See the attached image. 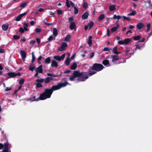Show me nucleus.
<instances>
[{
    "label": "nucleus",
    "instance_id": "nucleus-1",
    "mask_svg": "<svg viewBox=\"0 0 152 152\" xmlns=\"http://www.w3.org/2000/svg\"><path fill=\"white\" fill-rule=\"evenodd\" d=\"M68 84V83L67 81L63 83H60L56 86H53L50 89H45L44 92L40 95L39 98L36 99V96H34L31 98L30 100L31 101H38L39 100H45L47 98H50L53 91L58 90L62 87H65Z\"/></svg>",
    "mask_w": 152,
    "mask_h": 152
},
{
    "label": "nucleus",
    "instance_id": "nucleus-2",
    "mask_svg": "<svg viewBox=\"0 0 152 152\" xmlns=\"http://www.w3.org/2000/svg\"><path fill=\"white\" fill-rule=\"evenodd\" d=\"M96 72L93 71L92 72H89L88 74L87 72H80L77 71H75L73 73V75L70 76L69 79L71 81L73 80L75 78L78 77V80L79 81H85L88 79L89 76H91L95 74Z\"/></svg>",
    "mask_w": 152,
    "mask_h": 152
},
{
    "label": "nucleus",
    "instance_id": "nucleus-3",
    "mask_svg": "<svg viewBox=\"0 0 152 152\" xmlns=\"http://www.w3.org/2000/svg\"><path fill=\"white\" fill-rule=\"evenodd\" d=\"M103 68L104 66L102 64L97 63L94 64L91 69L88 70L87 73L88 74L90 72L91 73L93 71H95L96 72H99Z\"/></svg>",
    "mask_w": 152,
    "mask_h": 152
},
{
    "label": "nucleus",
    "instance_id": "nucleus-4",
    "mask_svg": "<svg viewBox=\"0 0 152 152\" xmlns=\"http://www.w3.org/2000/svg\"><path fill=\"white\" fill-rule=\"evenodd\" d=\"M20 72H10L6 73V75L8 78H10L11 77H15L17 76H20Z\"/></svg>",
    "mask_w": 152,
    "mask_h": 152
},
{
    "label": "nucleus",
    "instance_id": "nucleus-5",
    "mask_svg": "<svg viewBox=\"0 0 152 152\" xmlns=\"http://www.w3.org/2000/svg\"><path fill=\"white\" fill-rule=\"evenodd\" d=\"M131 42V39L129 38H126L123 40H119L118 42V44L119 45L127 44Z\"/></svg>",
    "mask_w": 152,
    "mask_h": 152
},
{
    "label": "nucleus",
    "instance_id": "nucleus-6",
    "mask_svg": "<svg viewBox=\"0 0 152 152\" xmlns=\"http://www.w3.org/2000/svg\"><path fill=\"white\" fill-rule=\"evenodd\" d=\"M67 46V44L66 43L64 42H62L61 43V47L58 49V50L62 51L65 50Z\"/></svg>",
    "mask_w": 152,
    "mask_h": 152
},
{
    "label": "nucleus",
    "instance_id": "nucleus-7",
    "mask_svg": "<svg viewBox=\"0 0 152 152\" xmlns=\"http://www.w3.org/2000/svg\"><path fill=\"white\" fill-rule=\"evenodd\" d=\"M65 54L64 53L61 56H54V58L59 61H60L64 59L65 58Z\"/></svg>",
    "mask_w": 152,
    "mask_h": 152
},
{
    "label": "nucleus",
    "instance_id": "nucleus-8",
    "mask_svg": "<svg viewBox=\"0 0 152 152\" xmlns=\"http://www.w3.org/2000/svg\"><path fill=\"white\" fill-rule=\"evenodd\" d=\"M27 14V12H25L19 15L15 18V20L16 21H20L21 19L24 16L26 15Z\"/></svg>",
    "mask_w": 152,
    "mask_h": 152
},
{
    "label": "nucleus",
    "instance_id": "nucleus-9",
    "mask_svg": "<svg viewBox=\"0 0 152 152\" xmlns=\"http://www.w3.org/2000/svg\"><path fill=\"white\" fill-rule=\"evenodd\" d=\"M35 70L36 72L42 74L43 72V69L42 65L39 66L38 67L36 68Z\"/></svg>",
    "mask_w": 152,
    "mask_h": 152
},
{
    "label": "nucleus",
    "instance_id": "nucleus-10",
    "mask_svg": "<svg viewBox=\"0 0 152 152\" xmlns=\"http://www.w3.org/2000/svg\"><path fill=\"white\" fill-rule=\"evenodd\" d=\"M66 4L68 8H69L71 6L72 7H74L75 5L71 1H69L68 0H66Z\"/></svg>",
    "mask_w": 152,
    "mask_h": 152
},
{
    "label": "nucleus",
    "instance_id": "nucleus-11",
    "mask_svg": "<svg viewBox=\"0 0 152 152\" xmlns=\"http://www.w3.org/2000/svg\"><path fill=\"white\" fill-rule=\"evenodd\" d=\"M4 148L2 151V152H11L9 150L8 147V144L7 143H4Z\"/></svg>",
    "mask_w": 152,
    "mask_h": 152
},
{
    "label": "nucleus",
    "instance_id": "nucleus-12",
    "mask_svg": "<svg viewBox=\"0 0 152 152\" xmlns=\"http://www.w3.org/2000/svg\"><path fill=\"white\" fill-rule=\"evenodd\" d=\"M70 25L69 26V28L71 30L75 29V31H76V28L75 22H70Z\"/></svg>",
    "mask_w": 152,
    "mask_h": 152
},
{
    "label": "nucleus",
    "instance_id": "nucleus-13",
    "mask_svg": "<svg viewBox=\"0 0 152 152\" xmlns=\"http://www.w3.org/2000/svg\"><path fill=\"white\" fill-rule=\"evenodd\" d=\"M51 66L53 67H55L56 68L58 66L57 62L55 60H53L51 64Z\"/></svg>",
    "mask_w": 152,
    "mask_h": 152
},
{
    "label": "nucleus",
    "instance_id": "nucleus-14",
    "mask_svg": "<svg viewBox=\"0 0 152 152\" xmlns=\"http://www.w3.org/2000/svg\"><path fill=\"white\" fill-rule=\"evenodd\" d=\"M52 79V78L51 77H48L44 79V82L45 83H48Z\"/></svg>",
    "mask_w": 152,
    "mask_h": 152
},
{
    "label": "nucleus",
    "instance_id": "nucleus-15",
    "mask_svg": "<svg viewBox=\"0 0 152 152\" xmlns=\"http://www.w3.org/2000/svg\"><path fill=\"white\" fill-rule=\"evenodd\" d=\"M144 26V25L142 23H140L137 25V27L138 29L140 30L143 28Z\"/></svg>",
    "mask_w": 152,
    "mask_h": 152
},
{
    "label": "nucleus",
    "instance_id": "nucleus-16",
    "mask_svg": "<svg viewBox=\"0 0 152 152\" xmlns=\"http://www.w3.org/2000/svg\"><path fill=\"white\" fill-rule=\"evenodd\" d=\"M89 14L87 12H86L82 16V18L83 19H86L88 17Z\"/></svg>",
    "mask_w": 152,
    "mask_h": 152
},
{
    "label": "nucleus",
    "instance_id": "nucleus-17",
    "mask_svg": "<svg viewBox=\"0 0 152 152\" xmlns=\"http://www.w3.org/2000/svg\"><path fill=\"white\" fill-rule=\"evenodd\" d=\"M119 27V25L118 24H117L116 26L112 28L111 30V32L112 33H113L116 31L118 30Z\"/></svg>",
    "mask_w": 152,
    "mask_h": 152
},
{
    "label": "nucleus",
    "instance_id": "nucleus-18",
    "mask_svg": "<svg viewBox=\"0 0 152 152\" xmlns=\"http://www.w3.org/2000/svg\"><path fill=\"white\" fill-rule=\"evenodd\" d=\"M2 28L4 31H6L8 28V25L7 23H5L3 24L2 26Z\"/></svg>",
    "mask_w": 152,
    "mask_h": 152
},
{
    "label": "nucleus",
    "instance_id": "nucleus-19",
    "mask_svg": "<svg viewBox=\"0 0 152 152\" xmlns=\"http://www.w3.org/2000/svg\"><path fill=\"white\" fill-rule=\"evenodd\" d=\"M22 57L23 60H24L25 58L26 57V54L25 52L23 50L21 51Z\"/></svg>",
    "mask_w": 152,
    "mask_h": 152
},
{
    "label": "nucleus",
    "instance_id": "nucleus-20",
    "mask_svg": "<svg viewBox=\"0 0 152 152\" xmlns=\"http://www.w3.org/2000/svg\"><path fill=\"white\" fill-rule=\"evenodd\" d=\"M103 64L107 66H110L109 61L107 60H105L103 61L102 62Z\"/></svg>",
    "mask_w": 152,
    "mask_h": 152
},
{
    "label": "nucleus",
    "instance_id": "nucleus-21",
    "mask_svg": "<svg viewBox=\"0 0 152 152\" xmlns=\"http://www.w3.org/2000/svg\"><path fill=\"white\" fill-rule=\"evenodd\" d=\"M92 37L90 36L88 39V43L89 45H91L92 44Z\"/></svg>",
    "mask_w": 152,
    "mask_h": 152
},
{
    "label": "nucleus",
    "instance_id": "nucleus-22",
    "mask_svg": "<svg viewBox=\"0 0 152 152\" xmlns=\"http://www.w3.org/2000/svg\"><path fill=\"white\" fill-rule=\"evenodd\" d=\"M77 67V64L76 63H75L72 65L70 68L72 70H75Z\"/></svg>",
    "mask_w": 152,
    "mask_h": 152
},
{
    "label": "nucleus",
    "instance_id": "nucleus-23",
    "mask_svg": "<svg viewBox=\"0 0 152 152\" xmlns=\"http://www.w3.org/2000/svg\"><path fill=\"white\" fill-rule=\"evenodd\" d=\"M28 24L26 23H24L23 24V28L24 30L26 31H28Z\"/></svg>",
    "mask_w": 152,
    "mask_h": 152
},
{
    "label": "nucleus",
    "instance_id": "nucleus-24",
    "mask_svg": "<svg viewBox=\"0 0 152 152\" xmlns=\"http://www.w3.org/2000/svg\"><path fill=\"white\" fill-rule=\"evenodd\" d=\"M109 9L111 11H113L115 10V6L114 5H110L109 7Z\"/></svg>",
    "mask_w": 152,
    "mask_h": 152
},
{
    "label": "nucleus",
    "instance_id": "nucleus-25",
    "mask_svg": "<svg viewBox=\"0 0 152 152\" xmlns=\"http://www.w3.org/2000/svg\"><path fill=\"white\" fill-rule=\"evenodd\" d=\"M58 34V31L57 29L56 28H54L53 29V35L54 37H56L57 36Z\"/></svg>",
    "mask_w": 152,
    "mask_h": 152
},
{
    "label": "nucleus",
    "instance_id": "nucleus-26",
    "mask_svg": "<svg viewBox=\"0 0 152 152\" xmlns=\"http://www.w3.org/2000/svg\"><path fill=\"white\" fill-rule=\"evenodd\" d=\"M35 31L36 33H40L41 31V28L39 26H37L36 27V28L35 29Z\"/></svg>",
    "mask_w": 152,
    "mask_h": 152
},
{
    "label": "nucleus",
    "instance_id": "nucleus-27",
    "mask_svg": "<svg viewBox=\"0 0 152 152\" xmlns=\"http://www.w3.org/2000/svg\"><path fill=\"white\" fill-rule=\"evenodd\" d=\"M71 38V36L70 35H67L65 37L64 41L66 42H68Z\"/></svg>",
    "mask_w": 152,
    "mask_h": 152
},
{
    "label": "nucleus",
    "instance_id": "nucleus-28",
    "mask_svg": "<svg viewBox=\"0 0 152 152\" xmlns=\"http://www.w3.org/2000/svg\"><path fill=\"white\" fill-rule=\"evenodd\" d=\"M51 61V59L50 57H48L46 58L45 61V64H49Z\"/></svg>",
    "mask_w": 152,
    "mask_h": 152
},
{
    "label": "nucleus",
    "instance_id": "nucleus-29",
    "mask_svg": "<svg viewBox=\"0 0 152 152\" xmlns=\"http://www.w3.org/2000/svg\"><path fill=\"white\" fill-rule=\"evenodd\" d=\"M113 58L112 61L113 62H115L118 58V56L117 55H114L113 56Z\"/></svg>",
    "mask_w": 152,
    "mask_h": 152
},
{
    "label": "nucleus",
    "instance_id": "nucleus-30",
    "mask_svg": "<svg viewBox=\"0 0 152 152\" xmlns=\"http://www.w3.org/2000/svg\"><path fill=\"white\" fill-rule=\"evenodd\" d=\"M117 48L115 46L113 48V52L115 54H118L119 53L117 51Z\"/></svg>",
    "mask_w": 152,
    "mask_h": 152
},
{
    "label": "nucleus",
    "instance_id": "nucleus-31",
    "mask_svg": "<svg viewBox=\"0 0 152 152\" xmlns=\"http://www.w3.org/2000/svg\"><path fill=\"white\" fill-rule=\"evenodd\" d=\"M70 62L69 57H68L65 61V63L67 65H68L69 64Z\"/></svg>",
    "mask_w": 152,
    "mask_h": 152
},
{
    "label": "nucleus",
    "instance_id": "nucleus-32",
    "mask_svg": "<svg viewBox=\"0 0 152 152\" xmlns=\"http://www.w3.org/2000/svg\"><path fill=\"white\" fill-rule=\"evenodd\" d=\"M121 17L122 16L120 15H118L117 16L116 15H114L113 18L115 19H117L118 20H119Z\"/></svg>",
    "mask_w": 152,
    "mask_h": 152
},
{
    "label": "nucleus",
    "instance_id": "nucleus-33",
    "mask_svg": "<svg viewBox=\"0 0 152 152\" xmlns=\"http://www.w3.org/2000/svg\"><path fill=\"white\" fill-rule=\"evenodd\" d=\"M104 17V14H102L100 15L98 19L99 20H102Z\"/></svg>",
    "mask_w": 152,
    "mask_h": 152
},
{
    "label": "nucleus",
    "instance_id": "nucleus-34",
    "mask_svg": "<svg viewBox=\"0 0 152 152\" xmlns=\"http://www.w3.org/2000/svg\"><path fill=\"white\" fill-rule=\"evenodd\" d=\"M83 7L84 8H87L88 7V4L87 2H85L83 3Z\"/></svg>",
    "mask_w": 152,
    "mask_h": 152
},
{
    "label": "nucleus",
    "instance_id": "nucleus-35",
    "mask_svg": "<svg viewBox=\"0 0 152 152\" xmlns=\"http://www.w3.org/2000/svg\"><path fill=\"white\" fill-rule=\"evenodd\" d=\"M136 14V11H132L131 13L128 14L129 16H134Z\"/></svg>",
    "mask_w": 152,
    "mask_h": 152
},
{
    "label": "nucleus",
    "instance_id": "nucleus-36",
    "mask_svg": "<svg viewBox=\"0 0 152 152\" xmlns=\"http://www.w3.org/2000/svg\"><path fill=\"white\" fill-rule=\"evenodd\" d=\"M94 25V23L93 22H91L90 24L88 25L89 29H90L91 28L93 27Z\"/></svg>",
    "mask_w": 152,
    "mask_h": 152
},
{
    "label": "nucleus",
    "instance_id": "nucleus-37",
    "mask_svg": "<svg viewBox=\"0 0 152 152\" xmlns=\"http://www.w3.org/2000/svg\"><path fill=\"white\" fill-rule=\"evenodd\" d=\"M32 63H33L34 61L35 60V56L34 55V52H32Z\"/></svg>",
    "mask_w": 152,
    "mask_h": 152
},
{
    "label": "nucleus",
    "instance_id": "nucleus-38",
    "mask_svg": "<svg viewBox=\"0 0 152 152\" xmlns=\"http://www.w3.org/2000/svg\"><path fill=\"white\" fill-rule=\"evenodd\" d=\"M141 38L140 36L139 35L136 36L134 37V39L135 40H139Z\"/></svg>",
    "mask_w": 152,
    "mask_h": 152
},
{
    "label": "nucleus",
    "instance_id": "nucleus-39",
    "mask_svg": "<svg viewBox=\"0 0 152 152\" xmlns=\"http://www.w3.org/2000/svg\"><path fill=\"white\" fill-rule=\"evenodd\" d=\"M24 80L23 79L19 80V84L20 85L22 86L24 82Z\"/></svg>",
    "mask_w": 152,
    "mask_h": 152
},
{
    "label": "nucleus",
    "instance_id": "nucleus-40",
    "mask_svg": "<svg viewBox=\"0 0 152 152\" xmlns=\"http://www.w3.org/2000/svg\"><path fill=\"white\" fill-rule=\"evenodd\" d=\"M26 4L25 2H24L20 4V7H21L23 8L25 7L26 6Z\"/></svg>",
    "mask_w": 152,
    "mask_h": 152
},
{
    "label": "nucleus",
    "instance_id": "nucleus-41",
    "mask_svg": "<svg viewBox=\"0 0 152 152\" xmlns=\"http://www.w3.org/2000/svg\"><path fill=\"white\" fill-rule=\"evenodd\" d=\"M36 68L35 66H30L29 70L33 72L35 69H36Z\"/></svg>",
    "mask_w": 152,
    "mask_h": 152
},
{
    "label": "nucleus",
    "instance_id": "nucleus-42",
    "mask_svg": "<svg viewBox=\"0 0 152 152\" xmlns=\"http://www.w3.org/2000/svg\"><path fill=\"white\" fill-rule=\"evenodd\" d=\"M135 45L136 46V48H135V50H136L137 49H139L141 48V47L139 46V43L137 42L136 43V44Z\"/></svg>",
    "mask_w": 152,
    "mask_h": 152
},
{
    "label": "nucleus",
    "instance_id": "nucleus-43",
    "mask_svg": "<svg viewBox=\"0 0 152 152\" xmlns=\"http://www.w3.org/2000/svg\"><path fill=\"white\" fill-rule=\"evenodd\" d=\"M36 81L39 83H42L44 82V79H37Z\"/></svg>",
    "mask_w": 152,
    "mask_h": 152
},
{
    "label": "nucleus",
    "instance_id": "nucleus-44",
    "mask_svg": "<svg viewBox=\"0 0 152 152\" xmlns=\"http://www.w3.org/2000/svg\"><path fill=\"white\" fill-rule=\"evenodd\" d=\"M74 8L75 10V14H77L78 12V10L75 7H74Z\"/></svg>",
    "mask_w": 152,
    "mask_h": 152
},
{
    "label": "nucleus",
    "instance_id": "nucleus-45",
    "mask_svg": "<svg viewBox=\"0 0 152 152\" xmlns=\"http://www.w3.org/2000/svg\"><path fill=\"white\" fill-rule=\"evenodd\" d=\"M36 86L38 88H40L42 87V86L40 83H37L36 84Z\"/></svg>",
    "mask_w": 152,
    "mask_h": 152
},
{
    "label": "nucleus",
    "instance_id": "nucleus-46",
    "mask_svg": "<svg viewBox=\"0 0 152 152\" xmlns=\"http://www.w3.org/2000/svg\"><path fill=\"white\" fill-rule=\"evenodd\" d=\"M20 38V37L18 35H14L13 36V38L15 39H18Z\"/></svg>",
    "mask_w": 152,
    "mask_h": 152
},
{
    "label": "nucleus",
    "instance_id": "nucleus-47",
    "mask_svg": "<svg viewBox=\"0 0 152 152\" xmlns=\"http://www.w3.org/2000/svg\"><path fill=\"white\" fill-rule=\"evenodd\" d=\"M36 42V41L34 40H31L30 42L29 43L31 45H34Z\"/></svg>",
    "mask_w": 152,
    "mask_h": 152
},
{
    "label": "nucleus",
    "instance_id": "nucleus-48",
    "mask_svg": "<svg viewBox=\"0 0 152 152\" xmlns=\"http://www.w3.org/2000/svg\"><path fill=\"white\" fill-rule=\"evenodd\" d=\"M57 13L58 15H61L62 13V11L60 10H58L57 11Z\"/></svg>",
    "mask_w": 152,
    "mask_h": 152
},
{
    "label": "nucleus",
    "instance_id": "nucleus-49",
    "mask_svg": "<svg viewBox=\"0 0 152 152\" xmlns=\"http://www.w3.org/2000/svg\"><path fill=\"white\" fill-rule=\"evenodd\" d=\"M24 29H23L22 28H20L19 29V31L21 33H23L24 31Z\"/></svg>",
    "mask_w": 152,
    "mask_h": 152
},
{
    "label": "nucleus",
    "instance_id": "nucleus-50",
    "mask_svg": "<svg viewBox=\"0 0 152 152\" xmlns=\"http://www.w3.org/2000/svg\"><path fill=\"white\" fill-rule=\"evenodd\" d=\"M44 23L45 24L48 26H49L52 25V23H48L46 22L45 21L44 22Z\"/></svg>",
    "mask_w": 152,
    "mask_h": 152
},
{
    "label": "nucleus",
    "instance_id": "nucleus-51",
    "mask_svg": "<svg viewBox=\"0 0 152 152\" xmlns=\"http://www.w3.org/2000/svg\"><path fill=\"white\" fill-rule=\"evenodd\" d=\"M150 23H148L147 25V27L148 29L147 31V32L148 31V30L150 29Z\"/></svg>",
    "mask_w": 152,
    "mask_h": 152
},
{
    "label": "nucleus",
    "instance_id": "nucleus-52",
    "mask_svg": "<svg viewBox=\"0 0 152 152\" xmlns=\"http://www.w3.org/2000/svg\"><path fill=\"white\" fill-rule=\"evenodd\" d=\"M111 49L108 48L107 47H105L103 49V50L104 51H109Z\"/></svg>",
    "mask_w": 152,
    "mask_h": 152
},
{
    "label": "nucleus",
    "instance_id": "nucleus-53",
    "mask_svg": "<svg viewBox=\"0 0 152 152\" xmlns=\"http://www.w3.org/2000/svg\"><path fill=\"white\" fill-rule=\"evenodd\" d=\"M53 38V37L52 36H50L48 38V40L49 41H51Z\"/></svg>",
    "mask_w": 152,
    "mask_h": 152
},
{
    "label": "nucleus",
    "instance_id": "nucleus-54",
    "mask_svg": "<svg viewBox=\"0 0 152 152\" xmlns=\"http://www.w3.org/2000/svg\"><path fill=\"white\" fill-rule=\"evenodd\" d=\"M4 147V144H3L1 143H0V149H2Z\"/></svg>",
    "mask_w": 152,
    "mask_h": 152
},
{
    "label": "nucleus",
    "instance_id": "nucleus-55",
    "mask_svg": "<svg viewBox=\"0 0 152 152\" xmlns=\"http://www.w3.org/2000/svg\"><path fill=\"white\" fill-rule=\"evenodd\" d=\"M11 88L10 87H6L5 88V91H8L11 90Z\"/></svg>",
    "mask_w": 152,
    "mask_h": 152
},
{
    "label": "nucleus",
    "instance_id": "nucleus-56",
    "mask_svg": "<svg viewBox=\"0 0 152 152\" xmlns=\"http://www.w3.org/2000/svg\"><path fill=\"white\" fill-rule=\"evenodd\" d=\"M50 15V17H52V16H53L55 14L53 12H52L50 11L49 12Z\"/></svg>",
    "mask_w": 152,
    "mask_h": 152
},
{
    "label": "nucleus",
    "instance_id": "nucleus-57",
    "mask_svg": "<svg viewBox=\"0 0 152 152\" xmlns=\"http://www.w3.org/2000/svg\"><path fill=\"white\" fill-rule=\"evenodd\" d=\"M73 20V17H70L69 18V21L70 23V22H72V21Z\"/></svg>",
    "mask_w": 152,
    "mask_h": 152
},
{
    "label": "nucleus",
    "instance_id": "nucleus-58",
    "mask_svg": "<svg viewBox=\"0 0 152 152\" xmlns=\"http://www.w3.org/2000/svg\"><path fill=\"white\" fill-rule=\"evenodd\" d=\"M122 17L124 18V20H130V18L129 17H126L125 16H123Z\"/></svg>",
    "mask_w": 152,
    "mask_h": 152
},
{
    "label": "nucleus",
    "instance_id": "nucleus-59",
    "mask_svg": "<svg viewBox=\"0 0 152 152\" xmlns=\"http://www.w3.org/2000/svg\"><path fill=\"white\" fill-rule=\"evenodd\" d=\"M76 56V53L73 54L71 57V58L72 59H73Z\"/></svg>",
    "mask_w": 152,
    "mask_h": 152
},
{
    "label": "nucleus",
    "instance_id": "nucleus-60",
    "mask_svg": "<svg viewBox=\"0 0 152 152\" xmlns=\"http://www.w3.org/2000/svg\"><path fill=\"white\" fill-rule=\"evenodd\" d=\"M94 55V53H91L90 54V57L92 58Z\"/></svg>",
    "mask_w": 152,
    "mask_h": 152
},
{
    "label": "nucleus",
    "instance_id": "nucleus-61",
    "mask_svg": "<svg viewBox=\"0 0 152 152\" xmlns=\"http://www.w3.org/2000/svg\"><path fill=\"white\" fill-rule=\"evenodd\" d=\"M107 35L108 36H110V31L108 29H107Z\"/></svg>",
    "mask_w": 152,
    "mask_h": 152
},
{
    "label": "nucleus",
    "instance_id": "nucleus-62",
    "mask_svg": "<svg viewBox=\"0 0 152 152\" xmlns=\"http://www.w3.org/2000/svg\"><path fill=\"white\" fill-rule=\"evenodd\" d=\"M22 87V86L20 85L18 87V89L16 90V92H17L19 90H20Z\"/></svg>",
    "mask_w": 152,
    "mask_h": 152
},
{
    "label": "nucleus",
    "instance_id": "nucleus-63",
    "mask_svg": "<svg viewBox=\"0 0 152 152\" xmlns=\"http://www.w3.org/2000/svg\"><path fill=\"white\" fill-rule=\"evenodd\" d=\"M37 42L38 44H39L40 42V40L39 38H37Z\"/></svg>",
    "mask_w": 152,
    "mask_h": 152
},
{
    "label": "nucleus",
    "instance_id": "nucleus-64",
    "mask_svg": "<svg viewBox=\"0 0 152 152\" xmlns=\"http://www.w3.org/2000/svg\"><path fill=\"white\" fill-rule=\"evenodd\" d=\"M35 22L34 20H31L30 21V24L32 25H33L34 24Z\"/></svg>",
    "mask_w": 152,
    "mask_h": 152
}]
</instances>
